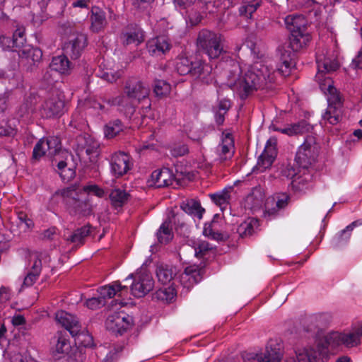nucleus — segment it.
<instances>
[{"mask_svg": "<svg viewBox=\"0 0 362 362\" xmlns=\"http://www.w3.org/2000/svg\"><path fill=\"white\" fill-rule=\"evenodd\" d=\"M227 86L236 92L241 100H245L258 89L267 88L274 81V72L267 66L256 63L250 66L241 76L239 63L230 59L226 63Z\"/></svg>", "mask_w": 362, "mask_h": 362, "instance_id": "nucleus-1", "label": "nucleus"}, {"mask_svg": "<svg viewBox=\"0 0 362 362\" xmlns=\"http://www.w3.org/2000/svg\"><path fill=\"white\" fill-rule=\"evenodd\" d=\"M85 193H93L100 198L105 195L104 190L96 185H86L83 189L71 185L56 192L62 197L63 203L70 214L87 216L92 211V205L89 195Z\"/></svg>", "mask_w": 362, "mask_h": 362, "instance_id": "nucleus-2", "label": "nucleus"}, {"mask_svg": "<svg viewBox=\"0 0 362 362\" xmlns=\"http://www.w3.org/2000/svg\"><path fill=\"white\" fill-rule=\"evenodd\" d=\"M285 22L291 33L289 47L294 54L307 46L311 39L310 35L307 31L306 21L303 16H288Z\"/></svg>", "mask_w": 362, "mask_h": 362, "instance_id": "nucleus-3", "label": "nucleus"}, {"mask_svg": "<svg viewBox=\"0 0 362 362\" xmlns=\"http://www.w3.org/2000/svg\"><path fill=\"white\" fill-rule=\"evenodd\" d=\"M197 45L198 49L206 54L210 59H218L225 52L223 36L209 30L199 31Z\"/></svg>", "mask_w": 362, "mask_h": 362, "instance_id": "nucleus-4", "label": "nucleus"}, {"mask_svg": "<svg viewBox=\"0 0 362 362\" xmlns=\"http://www.w3.org/2000/svg\"><path fill=\"white\" fill-rule=\"evenodd\" d=\"M56 320L75 337L76 344L83 347H89L93 344L92 336L81 332V325L76 316L61 310L56 313Z\"/></svg>", "mask_w": 362, "mask_h": 362, "instance_id": "nucleus-5", "label": "nucleus"}, {"mask_svg": "<svg viewBox=\"0 0 362 362\" xmlns=\"http://www.w3.org/2000/svg\"><path fill=\"white\" fill-rule=\"evenodd\" d=\"M318 72L315 76L316 81H318L321 90L329 96L340 95L335 87L333 86V81L329 77H324L323 73H329L336 71L339 64L335 60H331L322 55H317L316 57Z\"/></svg>", "mask_w": 362, "mask_h": 362, "instance_id": "nucleus-6", "label": "nucleus"}, {"mask_svg": "<svg viewBox=\"0 0 362 362\" xmlns=\"http://www.w3.org/2000/svg\"><path fill=\"white\" fill-rule=\"evenodd\" d=\"M325 344L321 346L323 351L325 348L330 347L334 349L340 345L346 347H353L359 344L358 333L332 332L328 333L324 338Z\"/></svg>", "mask_w": 362, "mask_h": 362, "instance_id": "nucleus-7", "label": "nucleus"}, {"mask_svg": "<svg viewBox=\"0 0 362 362\" xmlns=\"http://www.w3.org/2000/svg\"><path fill=\"white\" fill-rule=\"evenodd\" d=\"M328 106L322 115V122L324 125H336L343 117V100L341 95H332L327 98Z\"/></svg>", "mask_w": 362, "mask_h": 362, "instance_id": "nucleus-8", "label": "nucleus"}, {"mask_svg": "<svg viewBox=\"0 0 362 362\" xmlns=\"http://www.w3.org/2000/svg\"><path fill=\"white\" fill-rule=\"evenodd\" d=\"M134 278L131 285L132 295L136 298H141L150 292L154 286L152 276L146 272H137L135 275L130 274L124 281L127 282Z\"/></svg>", "mask_w": 362, "mask_h": 362, "instance_id": "nucleus-9", "label": "nucleus"}, {"mask_svg": "<svg viewBox=\"0 0 362 362\" xmlns=\"http://www.w3.org/2000/svg\"><path fill=\"white\" fill-rule=\"evenodd\" d=\"M149 93L148 86L137 78H129L124 83V94L131 100L140 102L147 98Z\"/></svg>", "mask_w": 362, "mask_h": 362, "instance_id": "nucleus-10", "label": "nucleus"}, {"mask_svg": "<svg viewBox=\"0 0 362 362\" xmlns=\"http://www.w3.org/2000/svg\"><path fill=\"white\" fill-rule=\"evenodd\" d=\"M64 101L58 94L52 93L42 104L40 114L42 117L52 118L59 117L63 114Z\"/></svg>", "mask_w": 362, "mask_h": 362, "instance_id": "nucleus-11", "label": "nucleus"}, {"mask_svg": "<svg viewBox=\"0 0 362 362\" xmlns=\"http://www.w3.org/2000/svg\"><path fill=\"white\" fill-rule=\"evenodd\" d=\"M132 317L124 312H118L110 314L105 321V327L107 330L122 335L131 325Z\"/></svg>", "mask_w": 362, "mask_h": 362, "instance_id": "nucleus-12", "label": "nucleus"}, {"mask_svg": "<svg viewBox=\"0 0 362 362\" xmlns=\"http://www.w3.org/2000/svg\"><path fill=\"white\" fill-rule=\"evenodd\" d=\"M277 141L274 137L269 138L266 144L264 151L259 156L255 170L259 173L269 168L277 155Z\"/></svg>", "mask_w": 362, "mask_h": 362, "instance_id": "nucleus-13", "label": "nucleus"}, {"mask_svg": "<svg viewBox=\"0 0 362 362\" xmlns=\"http://www.w3.org/2000/svg\"><path fill=\"white\" fill-rule=\"evenodd\" d=\"M212 66L202 59H196L193 61V65L190 76L204 84H210L214 80Z\"/></svg>", "mask_w": 362, "mask_h": 362, "instance_id": "nucleus-14", "label": "nucleus"}, {"mask_svg": "<svg viewBox=\"0 0 362 362\" xmlns=\"http://www.w3.org/2000/svg\"><path fill=\"white\" fill-rule=\"evenodd\" d=\"M110 165L112 174L117 177L126 174L132 166L129 156L123 152L113 154Z\"/></svg>", "mask_w": 362, "mask_h": 362, "instance_id": "nucleus-15", "label": "nucleus"}, {"mask_svg": "<svg viewBox=\"0 0 362 362\" xmlns=\"http://www.w3.org/2000/svg\"><path fill=\"white\" fill-rule=\"evenodd\" d=\"M87 46V37L83 34H78L71 38L64 45L63 50L71 59H78Z\"/></svg>", "mask_w": 362, "mask_h": 362, "instance_id": "nucleus-16", "label": "nucleus"}, {"mask_svg": "<svg viewBox=\"0 0 362 362\" xmlns=\"http://www.w3.org/2000/svg\"><path fill=\"white\" fill-rule=\"evenodd\" d=\"M235 152L234 141L229 133L223 134L221 143L216 147V161L223 163L230 160Z\"/></svg>", "mask_w": 362, "mask_h": 362, "instance_id": "nucleus-17", "label": "nucleus"}, {"mask_svg": "<svg viewBox=\"0 0 362 362\" xmlns=\"http://www.w3.org/2000/svg\"><path fill=\"white\" fill-rule=\"evenodd\" d=\"M169 38L165 35L157 36L150 39L146 43V48L151 56H161L171 49Z\"/></svg>", "mask_w": 362, "mask_h": 362, "instance_id": "nucleus-18", "label": "nucleus"}, {"mask_svg": "<svg viewBox=\"0 0 362 362\" xmlns=\"http://www.w3.org/2000/svg\"><path fill=\"white\" fill-rule=\"evenodd\" d=\"M322 350L320 344L313 346H306L296 351V362H318Z\"/></svg>", "mask_w": 362, "mask_h": 362, "instance_id": "nucleus-19", "label": "nucleus"}, {"mask_svg": "<svg viewBox=\"0 0 362 362\" xmlns=\"http://www.w3.org/2000/svg\"><path fill=\"white\" fill-rule=\"evenodd\" d=\"M290 197L286 194H282L275 197H269L265 202L264 216H275L279 210L284 209L288 203Z\"/></svg>", "mask_w": 362, "mask_h": 362, "instance_id": "nucleus-20", "label": "nucleus"}, {"mask_svg": "<svg viewBox=\"0 0 362 362\" xmlns=\"http://www.w3.org/2000/svg\"><path fill=\"white\" fill-rule=\"evenodd\" d=\"M122 39L124 45H138L144 40V32L138 25H129L123 31Z\"/></svg>", "mask_w": 362, "mask_h": 362, "instance_id": "nucleus-21", "label": "nucleus"}, {"mask_svg": "<svg viewBox=\"0 0 362 362\" xmlns=\"http://www.w3.org/2000/svg\"><path fill=\"white\" fill-rule=\"evenodd\" d=\"M265 199L264 191L260 186L252 188L245 199V208L255 211L262 207Z\"/></svg>", "mask_w": 362, "mask_h": 362, "instance_id": "nucleus-22", "label": "nucleus"}, {"mask_svg": "<svg viewBox=\"0 0 362 362\" xmlns=\"http://www.w3.org/2000/svg\"><path fill=\"white\" fill-rule=\"evenodd\" d=\"M156 273L158 281L165 285L170 284L176 276L177 269L172 265L160 264L157 265Z\"/></svg>", "mask_w": 362, "mask_h": 362, "instance_id": "nucleus-23", "label": "nucleus"}, {"mask_svg": "<svg viewBox=\"0 0 362 362\" xmlns=\"http://www.w3.org/2000/svg\"><path fill=\"white\" fill-rule=\"evenodd\" d=\"M263 362H281L282 358L281 346L274 341H270L262 354Z\"/></svg>", "mask_w": 362, "mask_h": 362, "instance_id": "nucleus-24", "label": "nucleus"}, {"mask_svg": "<svg viewBox=\"0 0 362 362\" xmlns=\"http://www.w3.org/2000/svg\"><path fill=\"white\" fill-rule=\"evenodd\" d=\"M259 226L257 219L248 218L235 228V233L239 238H245L253 235Z\"/></svg>", "mask_w": 362, "mask_h": 362, "instance_id": "nucleus-25", "label": "nucleus"}, {"mask_svg": "<svg viewBox=\"0 0 362 362\" xmlns=\"http://www.w3.org/2000/svg\"><path fill=\"white\" fill-rule=\"evenodd\" d=\"M293 53L284 49L281 51V64L277 68V71L284 76H288L291 69L295 66Z\"/></svg>", "mask_w": 362, "mask_h": 362, "instance_id": "nucleus-26", "label": "nucleus"}, {"mask_svg": "<svg viewBox=\"0 0 362 362\" xmlns=\"http://www.w3.org/2000/svg\"><path fill=\"white\" fill-rule=\"evenodd\" d=\"M91 13L90 28L93 32L98 33L103 30L107 24L105 13L98 7H93Z\"/></svg>", "mask_w": 362, "mask_h": 362, "instance_id": "nucleus-27", "label": "nucleus"}, {"mask_svg": "<svg viewBox=\"0 0 362 362\" xmlns=\"http://www.w3.org/2000/svg\"><path fill=\"white\" fill-rule=\"evenodd\" d=\"M98 291L99 297L105 301L106 298H112L118 292H121L119 295H122L123 291H127V286H122L119 281H115L112 284L100 287Z\"/></svg>", "mask_w": 362, "mask_h": 362, "instance_id": "nucleus-28", "label": "nucleus"}, {"mask_svg": "<svg viewBox=\"0 0 362 362\" xmlns=\"http://www.w3.org/2000/svg\"><path fill=\"white\" fill-rule=\"evenodd\" d=\"M172 174L168 168L154 170L151 179L157 187H163L172 185Z\"/></svg>", "mask_w": 362, "mask_h": 362, "instance_id": "nucleus-29", "label": "nucleus"}, {"mask_svg": "<svg viewBox=\"0 0 362 362\" xmlns=\"http://www.w3.org/2000/svg\"><path fill=\"white\" fill-rule=\"evenodd\" d=\"M298 150L304 151V153L307 154L308 157L316 159L320 151V145L317 141V138L314 135H308Z\"/></svg>", "mask_w": 362, "mask_h": 362, "instance_id": "nucleus-30", "label": "nucleus"}, {"mask_svg": "<svg viewBox=\"0 0 362 362\" xmlns=\"http://www.w3.org/2000/svg\"><path fill=\"white\" fill-rule=\"evenodd\" d=\"M313 129V126L307 121L303 119L297 123L292 124L287 127L279 129L278 131L288 136L302 134L309 132Z\"/></svg>", "mask_w": 362, "mask_h": 362, "instance_id": "nucleus-31", "label": "nucleus"}, {"mask_svg": "<svg viewBox=\"0 0 362 362\" xmlns=\"http://www.w3.org/2000/svg\"><path fill=\"white\" fill-rule=\"evenodd\" d=\"M19 57L25 59L28 62H32L33 65L40 62L42 57V52L40 49L33 47L30 45H25L23 49L18 51Z\"/></svg>", "mask_w": 362, "mask_h": 362, "instance_id": "nucleus-32", "label": "nucleus"}, {"mask_svg": "<svg viewBox=\"0 0 362 362\" xmlns=\"http://www.w3.org/2000/svg\"><path fill=\"white\" fill-rule=\"evenodd\" d=\"M204 269L197 265H191L185 268L182 274V281H189L190 285L197 284L202 278Z\"/></svg>", "mask_w": 362, "mask_h": 362, "instance_id": "nucleus-33", "label": "nucleus"}, {"mask_svg": "<svg viewBox=\"0 0 362 362\" xmlns=\"http://www.w3.org/2000/svg\"><path fill=\"white\" fill-rule=\"evenodd\" d=\"M35 257L36 259L33 262L30 271L24 278L22 287H30L33 286L40 276L42 269V262L38 255H36Z\"/></svg>", "mask_w": 362, "mask_h": 362, "instance_id": "nucleus-34", "label": "nucleus"}, {"mask_svg": "<svg viewBox=\"0 0 362 362\" xmlns=\"http://www.w3.org/2000/svg\"><path fill=\"white\" fill-rule=\"evenodd\" d=\"M65 54L54 57L49 64V69L60 74H68L70 70V62Z\"/></svg>", "mask_w": 362, "mask_h": 362, "instance_id": "nucleus-35", "label": "nucleus"}, {"mask_svg": "<svg viewBox=\"0 0 362 362\" xmlns=\"http://www.w3.org/2000/svg\"><path fill=\"white\" fill-rule=\"evenodd\" d=\"M233 187L225 188L221 192L210 194L211 200L218 206L221 210H223L229 204L230 200V192Z\"/></svg>", "mask_w": 362, "mask_h": 362, "instance_id": "nucleus-36", "label": "nucleus"}, {"mask_svg": "<svg viewBox=\"0 0 362 362\" xmlns=\"http://www.w3.org/2000/svg\"><path fill=\"white\" fill-rule=\"evenodd\" d=\"M129 194L124 190L120 189H114L110 194V199L112 205L115 208L122 207L128 199Z\"/></svg>", "mask_w": 362, "mask_h": 362, "instance_id": "nucleus-37", "label": "nucleus"}, {"mask_svg": "<svg viewBox=\"0 0 362 362\" xmlns=\"http://www.w3.org/2000/svg\"><path fill=\"white\" fill-rule=\"evenodd\" d=\"M91 231L92 227L90 225L83 226L75 230L68 240L76 245H82L85 239L91 234Z\"/></svg>", "mask_w": 362, "mask_h": 362, "instance_id": "nucleus-38", "label": "nucleus"}, {"mask_svg": "<svg viewBox=\"0 0 362 362\" xmlns=\"http://www.w3.org/2000/svg\"><path fill=\"white\" fill-rule=\"evenodd\" d=\"M85 151L86 153L89 156V160L91 163H95L99 156V144L98 142L89 139L86 141L84 146L78 148V151Z\"/></svg>", "mask_w": 362, "mask_h": 362, "instance_id": "nucleus-39", "label": "nucleus"}, {"mask_svg": "<svg viewBox=\"0 0 362 362\" xmlns=\"http://www.w3.org/2000/svg\"><path fill=\"white\" fill-rule=\"evenodd\" d=\"M301 170H303L298 167L296 168L291 165H288L282 171V173L284 176L292 179V185L296 189H301L300 186V184L301 183V179L300 177H298V174L301 172Z\"/></svg>", "mask_w": 362, "mask_h": 362, "instance_id": "nucleus-40", "label": "nucleus"}, {"mask_svg": "<svg viewBox=\"0 0 362 362\" xmlns=\"http://www.w3.org/2000/svg\"><path fill=\"white\" fill-rule=\"evenodd\" d=\"M100 69L98 73V76L107 82H115L122 76V71L107 67L105 64L103 65V68L100 67Z\"/></svg>", "mask_w": 362, "mask_h": 362, "instance_id": "nucleus-41", "label": "nucleus"}, {"mask_svg": "<svg viewBox=\"0 0 362 362\" xmlns=\"http://www.w3.org/2000/svg\"><path fill=\"white\" fill-rule=\"evenodd\" d=\"M260 4L261 0H243L242 6L239 8L240 14L250 18Z\"/></svg>", "mask_w": 362, "mask_h": 362, "instance_id": "nucleus-42", "label": "nucleus"}, {"mask_svg": "<svg viewBox=\"0 0 362 362\" xmlns=\"http://www.w3.org/2000/svg\"><path fill=\"white\" fill-rule=\"evenodd\" d=\"M191 242L193 244L194 255L198 258H203L213 250V247L206 241L198 240H191Z\"/></svg>", "mask_w": 362, "mask_h": 362, "instance_id": "nucleus-43", "label": "nucleus"}, {"mask_svg": "<svg viewBox=\"0 0 362 362\" xmlns=\"http://www.w3.org/2000/svg\"><path fill=\"white\" fill-rule=\"evenodd\" d=\"M215 221H211L209 223H206L204 224L203 229V234L209 238L216 240H223L228 238V235L227 234H223L215 231Z\"/></svg>", "mask_w": 362, "mask_h": 362, "instance_id": "nucleus-44", "label": "nucleus"}, {"mask_svg": "<svg viewBox=\"0 0 362 362\" xmlns=\"http://www.w3.org/2000/svg\"><path fill=\"white\" fill-rule=\"evenodd\" d=\"M157 238L159 243L166 244L173 238L172 229L170 228V222L165 221L160 226L157 233Z\"/></svg>", "mask_w": 362, "mask_h": 362, "instance_id": "nucleus-45", "label": "nucleus"}, {"mask_svg": "<svg viewBox=\"0 0 362 362\" xmlns=\"http://www.w3.org/2000/svg\"><path fill=\"white\" fill-rule=\"evenodd\" d=\"M315 161V159L310 158V156L308 157L307 154L304 153V151L298 150L295 158V163L299 168H301L303 170H308Z\"/></svg>", "mask_w": 362, "mask_h": 362, "instance_id": "nucleus-46", "label": "nucleus"}, {"mask_svg": "<svg viewBox=\"0 0 362 362\" xmlns=\"http://www.w3.org/2000/svg\"><path fill=\"white\" fill-rule=\"evenodd\" d=\"M181 208L187 214H193L199 219L202 218L203 212L204 211V209L202 208L200 204L193 200L183 204Z\"/></svg>", "mask_w": 362, "mask_h": 362, "instance_id": "nucleus-47", "label": "nucleus"}, {"mask_svg": "<svg viewBox=\"0 0 362 362\" xmlns=\"http://www.w3.org/2000/svg\"><path fill=\"white\" fill-rule=\"evenodd\" d=\"M193 61L187 57H181L176 62V69L180 75H187L191 74Z\"/></svg>", "mask_w": 362, "mask_h": 362, "instance_id": "nucleus-48", "label": "nucleus"}, {"mask_svg": "<svg viewBox=\"0 0 362 362\" xmlns=\"http://www.w3.org/2000/svg\"><path fill=\"white\" fill-rule=\"evenodd\" d=\"M47 147V156L52 157L61 150V141L57 136H49L45 139Z\"/></svg>", "mask_w": 362, "mask_h": 362, "instance_id": "nucleus-49", "label": "nucleus"}, {"mask_svg": "<svg viewBox=\"0 0 362 362\" xmlns=\"http://www.w3.org/2000/svg\"><path fill=\"white\" fill-rule=\"evenodd\" d=\"M123 129V125L120 120L115 119L109 122L105 129V134L106 137L113 138L117 136Z\"/></svg>", "mask_w": 362, "mask_h": 362, "instance_id": "nucleus-50", "label": "nucleus"}, {"mask_svg": "<svg viewBox=\"0 0 362 362\" xmlns=\"http://www.w3.org/2000/svg\"><path fill=\"white\" fill-rule=\"evenodd\" d=\"M47 149L45 139H40L34 146L33 160H39L42 156H47Z\"/></svg>", "mask_w": 362, "mask_h": 362, "instance_id": "nucleus-51", "label": "nucleus"}, {"mask_svg": "<svg viewBox=\"0 0 362 362\" xmlns=\"http://www.w3.org/2000/svg\"><path fill=\"white\" fill-rule=\"evenodd\" d=\"M12 39L15 45L14 51L18 52L20 49H23L25 47V37L24 34V30L23 28H18L15 30L13 34Z\"/></svg>", "mask_w": 362, "mask_h": 362, "instance_id": "nucleus-52", "label": "nucleus"}, {"mask_svg": "<svg viewBox=\"0 0 362 362\" xmlns=\"http://www.w3.org/2000/svg\"><path fill=\"white\" fill-rule=\"evenodd\" d=\"M170 91V85L163 80L155 81L153 92L158 97L168 95Z\"/></svg>", "mask_w": 362, "mask_h": 362, "instance_id": "nucleus-53", "label": "nucleus"}, {"mask_svg": "<svg viewBox=\"0 0 362 362\" xmlns=\"http://www.w3.org/2000/svg\"><path fill=\"white\" fill-rule=\"evenodd\" d=\"M351 232L352 230L346 226L334 238V245L339 247L347 243L351 238Z\"/></svg>", "mask_w": 362, "mask_h": 362, "instance_id": "nucleus-54", "label": "nucleus"}, {"mask_svg": "<svg viewBox=\"0 0 362 362\" xmlns=\"http://www.w3.org/2000/svg\"><path fill=\"white\" fill-rule=\"evenodd\" d=\"M57 343L55 346V351L58 354H67L70 349L69 341L61 334H58Z\"/></svg>", "mask_w": 362, "mask_h": 362, "instance_id": "nucleus-55", "label": "nucleus"}, {"mask_svg": "<svg viewBox=\"0 0 362 362\" xmlns=\"http://www.w3.org/2000/svg\"><path fill=\"white\" fill-rule=\"evenodd\" d=\"M156 298L163 300H171L175 296V289L170 286L165 288H160L156 291Z\"/></svg>", "mask_w": 362, "mask_h": 362, "instance_id": "nucleus-56", "label": "nucleus"}, {"mask_svg": "<svg viewBox=\"0 0 362 362\" xmlns=\"http://www.w3.org/2000/svg\"><path fill=\"white\" fill-rule=\"evenodd\" d=\"M66 162L64 160H61L57 163L59 175L64 180H69L70 178L73 177L75 174V172L71 168H66Z\"/></svg>", "mask_w": 362, "mask_h": 362, "instance_id": "nucleus-57", "label": "nucleus"}, {"mask_svg": "<svg viewBox=\"0 0 362 362\" xmlns=\"http://www.w3.org/2000/svg\"><path fill=\"white\" fill-rule=\"evenodd\" d=\"M243 362H263L262 354L245 351L241 354Z\"/></svg>", "mask_w": 362, "mask_h": 362, "instance_id": "nucleus-58", "label": "nucleus"}, {"mask_svg": "<svg viewBox=\"0 0 362 362\" xmlns=\"http://www.w3.org/2000/svg\"><path fill=\"white\" fill-rule=\"evenodd\" d=\"M18 218L19 220V225L23 226L25 230L31 229L34 226L33 221L23 212L18 213Z\"/></svg>", "mask_w": 362, "mask_h": 362, "instance_id": "nucleus-59", "label": "nucleus"}, {"mask_svg": "<svg viewBox=\"0 0 362 362\" xmlns=\"http://www.w3.org/2000/svg\"><path fill=\"white\" fill-rule=\"evenodd\" d=\"M105 301L99 296L89 298L86 302V305L91 310L99 308L105 305Z\"/></svg>", "mask_w": 362, "mask_h": 362, "instance_id": "nucleus-60", "label": "nucleus"}, {"mask_svg": "<svg viewBox=\"0 0 362 362\" xmlns=\"http://www.w3.org/2000/svg\"><path fill=\"white\" fill-rule=\"evenodd\" d=\"M187 146L182 144L173 147L171 149V154L175 157L183 156L188 153Z\"/></svg>", "mask_w": 362, "mask_h": 362, "instance_id": "nucleus-61", "label": "nucleus"}, {"mask_svg": "<svg viewBox=\"0 0 362 362\" xmlns=\"http://www.w3.org/2000/svg\"><path fill=\"white\" fill-rule=\"evenodd\" d=\"M13 40L9 37H0V46L3 49L15 48Z\"/></svg>", "mask_w": 362, "mask_h": 362, "instance_id": "nucleus-62", "label": "nucleus"}, {"mask_svg": "<svg viewBox=\"0 0 362 362\" xmlns=\"http://www.w3.org/2000/svg\"><path fill=\"white\" fill-rule=\"evenodd\" d=\"M351 66L354 69H362V47L358 55L353 59Z\"/></svg>", "mask_w": 362, "mask_h": 362, "instance_id": "nucleus-63", "label": "nucleus"}, {"mask_svg": "<svg viewBox=\"0 0 362 362\" xmlns=\"http://www.w3.org/2000/svg\"><path fill=\"white\" fill-rule=\"evenodd\" d=\"M230 107V102L229 100L223 99L220 100L218 105V111L223 113H226Z\"/></svg>", "mask_w": 362, "mask_h": 362, "instance_id": "nucleus-64", "label": "nucleus"}]
</instances>
